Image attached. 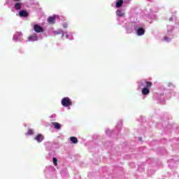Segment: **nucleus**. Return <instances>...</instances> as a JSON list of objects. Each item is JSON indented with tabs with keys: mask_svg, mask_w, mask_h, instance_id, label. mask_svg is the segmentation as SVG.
Wrapping results in <instances>:
<instances>
[{
	"mask_svg": "<svg viewBox=\"0 0 179 179\" xmlns=\"http://www.w3.org/2000/svg\"><path fill=\"white\" fill-rule=\"evenodd\" d=\"M53 164L54 166H58V159L55 157H53Z\"/></svg>",
	"mask_w": 179,
	"mask_h": 179,
	"instance_id": "nucleus-14",
	"label": "nucleus"
},
{
	"mask_svg": "<svg viewBox=\"0 0 179 179\" xmlns=\"http://www.w3.org/2000/svg\"><path fill=\"white\" fill-rule=\"evenodd\" d=\"M34 134V131H33V129H29L28 130V132L27 133V135H33Z\"/></svg>",
	"mask_w": 179,
	"mask_h": 179,
	"instance_id": "nucleus-15",
	"label": "nucleus"
},
{
	"mask_svg": "<svg viewBox=\"0 0 179 179\" xmlns=\"http://www.w3.org/2000/svg\"><path fill=\"white\" fill-rule=\"evenodd\" d=\"M35 141H36L38 143H41L44 141V136H43V134H38L35 137Z\"/></svg>",
	"mask_w": 179,
	"mask_h": 179,
	"instance_id": "nucleus-4",
	"label": "nucleus"
},
{
	"mask_svg": "<svg viewBox=\"0 0 179 179\" xmlns=\"http://www.w3.org/2000/svg\"><path fill=\"white\" fill-rule=\"evenodd\" d=\"M122 3H124V0H118L116 2L115 7L116 8H121V6H122Z\"/></svg>",
	"mask_w": 179,
	"mask_h": 179,
	"instance_id": "nucleus-11",
	"label": "nucleus"
},
{
	"mask_svg": "<svg viewBox=\"0 0 179 179\" xmlns=\"http://www.w3.org/2000/svg\"><path fill=\"white\" fill-rule=\"evenodd\" d=\"M14 8L16 10H20V9H22V3H16Z\"/></svg>",
	"mask_w": 179,
	"mask_h": 179,
	"instance_id": "nucleus-12",
	"label": "nucleus"
},
{
	"mask_svg": "<svg viewBox=\"0 0 179 179\" xmlns=\"http://www.w3.org/2000/svg\"><path fill=\"white\" fill-rule=\"evenodd\" d=\"M62 105L63 107H69L72 106V102L69 97H64L62 99Z\"/></svg>",
	"mask_w": 179,
	"mask_h": 179,
	"instance_id": "nucleus-2",
	"label": "nucleus"
},
{
	"mask_svg": "<svg viewBox=\"0 0 179 179\" xmlns=\"http://www.w3.org/2000/svg\"><path fill=\"white\" fill-rule=\"evenodd\" d=\"M164 41H168L169 38L167 36H164Z\"/></svg>",
	"mask_w": 179,
	"mask_h": 179,
	"instance_id": "nucleus-16",
	"label": "nucleus"
},
{
	"mask_svg": "<svg viewBox=\"0 0 179 179\" xmlns=\"http://www.w3.org/2000/svg\"><path fill=\"white\" fill-rule=\"evenodd\" d=\"M19 15L20 17H27V16H29V13L24 10H22L19 12Z\"/></svg>",
	"mask_w": 179,
	"mask_h": 179,
	"instance_id": "nucleus-5",
	"label": "nucleus"
},
{
	"mask_svg": "<svg viewBox=\"0 0 179 179\" xmlns=\"http://www.w3.org/2000/svg\"><path fill=\"white\" fill-rule=\"evenodd\" d=\"M145 87L142 90V94L147 96L150 93V87H152V83L150 81H145Z\"/></svg>",
	"mask_w": 179,
	"mask_h": 179,
	"instance_id": "nucleus-1",
	"label": "nucleus"
},
{
	"mask_svg": "<svg viewBox=\"0 0 179 179\" xmlns=\"http://www.w3.org/2000/svg\"><path fill=\"white\" fill-rule=\"evenodd\" d=\"M29 41H37V40H38L37 35H31L29 37Z\"/></svg>",
	"mask_w": 179,
	"mask_h": 179,
	"instance_id": "nucleus-10",
	"label": "nucleus"
},
{
	"mask_svg": "<svg viewBox=\"0 0 179 179\" xmlns=\"http://www.w3.org/2000/svg\"><path fill=\"white\" fill-rule=\"evenodd\" d=\"M34 30L36 33H43L44 31V29L38 24L34 26Z\"/></svg>",
	"mask_w": 179,
	"mask_h": 179,
	"instance_id": "nucleus-3",
	"label": "nucleus"
},
{
	"mask_svg": "<svg viewBox=\"0 0 179 179\" xmlns=\"http://www.w3.org/2000/svg\"><path fill=\"white\" fill-rule=\"evenodd\" d=\"M48 22L50 23V24H54V23H55V16L49 17Z\"/></svg>",
	"mask_w": 179,
	"mask_h": 179,
	"instance_id": "nucleus-6",
	"label": "nucleus"
},
{
	"mask_svg": "<svg viewBox=\"0 0 179 179\" xmlns=\"http://www.w3.org/2000/svg\"><path fill=\"white\" fill-rule=\"evenodd\" d=\"M13 1H14V2H19V1H20L22 0H13Z\"/></svg>",
	"mask_w": 179,
	"mask_h": 179,
	"instance_id": "nucleus-18",
	"label": "nucleus"
},
{
	"mask_svg": "<svg viewBox=\"0 0 179 179\" xmlns=\"http://www.w3.org/2000/svg\"><path fill=\"white\" fill-rule=\"evenodd\" d=\"M138 36H143L145 34V29L143 28H138L137 30Z\"/></svg>",
	"mask_w": 179,
	"mask_h": 179,
	"instance_id": "nucleus-9",
	"label": "nucleus"
},
{
	"mask_svg": "<svg viewBox=\"0 0 179 179\" xmlns=\"http://www.w3.org/2000/svg\"><path fill=\"white\" fill-rule=\"evenodd\" d=\"M116 15L120 17H122V16H125V13H123L122 10H117Z\"/></svg>",
	"mask_w": 179,
	"mask_h": 179,
	"instance_id": "nucleus-8",
	"label": "nucleus"
},
{
	"mask_svg": "<svg viewBox=\"0 0 179 179\" xmlns=\"http://www.w3.org/2000/svg\"><path fill=\"white\" fill-rule=\"evenodd\" d=\"M70 140L71 141L72 143L76 144L78 143V138L75 137V136H72L70 138Z\"/></svg>",
	"mask_w": 179,
	"mask_h": 179,
	"instance_id": "nucleus-13",
	"label": "nucleus"
},
{
	"mask_svg": "<svg viewBox=\"0 0 179 179\" xmlns=\"http://www.w3.org/2000/svg\"><path fill=\"white\" fill-rule=\"evenodd\" d=\"M53 125L55 129H61V124L57 122H53L51 123Z\"/></svg>",
	"mask_w": 179,
	"mask_h": 179,
	"instance_id": "nucleus-7",
	"label": "nucleus"
},
{
	"mask_svg": "<svg viewBox=\"0 0 179 179\" xmlns=\"http://www.w3.org/2000/svg\"><path fill=\"white\" fill-rule=\"evenodd\" d=\"M169 22H173V17H171L169 19Z\"/></svg>",
	"mask_w": 179,
	"mask_h": 179,
	"instance_id": "nucleus-17",
	"label": "nucleus"
},
{
	"mask_svg": "<svg viewBox=\"0 0 179 179\" xmlns=\"http://www.w3.org/2000/svg\"><path fill=\"white\" fill-rule=\"evenodd\" d=\"M64 27H66V24H64Z\"/></svg>",
	"mask_w": 179,
	"mask_h": 179,
	"instance_id": "nucleus-19",
	"label": "nucleus"
}]
</instances>
